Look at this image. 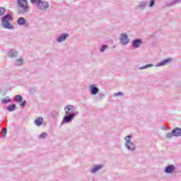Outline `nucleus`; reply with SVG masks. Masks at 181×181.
Masks as SVG:
<instances>
[{
	"label": "nucleus",
	"instance_id": "obj_28",
	"mask_svg": "<svg viewBox=\"0 0 181 181\" xmlns=\"http://www.w3.org/2000/svg\"><path fill=\"white\" fill-rule=\"evenodd\" d=\"M107 47H108L107 45H102L100 47V53H103V52H105V49H107Z\"/></svg>",
	"mask_w": 181,
	"mask_h": 181
},
{
	"label": "nucleus",
	"instance_id": "obj_35",
	"mask_svg": "<svg viewBox=\"0 0 181 181\" xmlns=\"http://www.w3.org/2000/svg\"><path fill=\"white\" fill-rule=\"evenodd\" d=\"M104 95H105L104 93H99V97H100V98H103Z\"/></svg>",
	"mask_w": 181,
	"mask_h": 181
},
{
	"label": "nucleus",
	"instance_id": "obj_21",
	"mask_svg": "<svg viewBox=\"0 0 181 181\" xmlns=\"http://www.w3.org/2000/svg\"><path fill=\"white\" fill-rule=\"evenodd\" d=\"M145 6H146V2H141L139 4L138 8L139 9H145Z\"/></svg>",
	"mask_w": 181,
	"mask_h": 181
},
{
	"label": "nucleus",
	"instance_id": "obj_10",
	"mask_svg": "<svg viewBox=\"0 0 181 181\" xmlns=\"http://www.w3.org/2000/svg\"><path fill=\"white\" fill-rule=\"evenodd\" d=\"M120 42L122 45H128V43H129L128 35L127 34H122L120 36Z\"/></svg>",
	"mask_w": 181,
	"mask_h": 181
},
{
	"label": "nucleus",
	"instance_id": "obj_26",
	"mask_svg": "<svg viewBox=\"0 0 181 181\" xmlns=\"http://www.w3.org/2000/svg\"><path fill=\"white\" fill-rule=\"evenodd\" d=\"M173 129L176 130L175 134H179L180 133V135H176V136H181V128L175 127Z\"/></svg>",
	"mask_w": 181,
	"mask_h": 181
},
{
	"label": "nucleus",
	"instance_id": "obj_16",
	"mask_svg": "<svg viewBox=\"0 0 181 181\" xmlns=\"http://www.w3.org/2000/svg\"><path fill=\"white\" fill-rule=\"evenodd\" d=\"M17 23L19 26H22L26 23V19H25V18L20 17L17 21Z\"/></svg>",
	"mask_w": 181,
	"mask_h": 181
},
{
	"label": "nucleus",
	"instance_id": "obj_5",
	"mask_svg": "<svg viewBox=\"0 0 181 181\" xmlns=\"http://www.w3.org/2000/svg\"><path fill=\"white\" fill-rule=\"evenodd\" d=\"M172 62H173V58H168V59H163V61L156 64V67H163V66L170 64V63H172Z\"/></svg>",
	"mask_w": 181,
	"mask_h": 181
},
{
	"label": "nucleus",
	"instance_id": "obj_3",
	"mask_svg": "<svg viewBox=\"0 0 181 181\" xmlns=\"http://www.w3.org/2000/svg\"><path fill=\"white\" fill-rule=\"evenodd\" d=\"M18 13L25 15L29 12V5H28V0H18Z\"/></svg>",
	"mask_w": 181,
	"mask_h": 181
},
{
	"label": "nucleus",
	"instance_id": "obj_33",
	"mask_svg": "<svg viewBox=\"0 0 181 181\" xmlns=\"http://www.w3.org/2000/svg\"><path fill=\"white\" fill-rule=\"evenodd\" d=\"M26 106V100H23L21 103H20V107H22V108L25 107Z\"/></svg>",
	"mask_w": 181,
	"mask_h": 181
},
{
	"label": "nucleus",
	"instance_id": "obj_27",
	"mask_svg": "<svg viewBox=\"0 0 181 181\" xmlns=\"http://www.w3.org/2000/svg\"><path fill=\"white\" fill-rule=\"evenodd\" d=\"M5 12H6V9L5 8L0 7V16L5 15Z\"/></svg>",
	"mask_w": 181,
	"mask_h": 181
},
{
	"label": "nucleus",
	"instance_id": "obj_15",
	"mask_svg": "<svg viewBox=\"0 0 181 181\" xmlns=\"http://www.w3.org/2000/svg\"><path fill=\"white\" fill-rule=\"evenodd\" d=\"M8 56L10 57H18V52L15 49H10L8 51Z\"/></svg>",
	"mask_w": 181,
	"mask_h": 181
},
{
	"label": "nucleus",
	"instance_id": "obj_13",
	"mask_svg": "<svg viewBox=\"0 0 181 181\" xmlns=\"http://www.w3.org/2000/svg\"><path fill=\"white\" fill-rule=\"evenodd\" d=\"M177 136V135H180V133L178 132L177 134H176V129H173L172 132L170 133H168L166 134L167 139H170V138H172V136Z\"/></svg>",
	"mask_w": 181,
	"mask_h": 181
},
{
	"label": "nucleus",
	"instance_id": "obj_2",
	"mask_svg": "<svg viewBox=\"0 0 181 181\" xmlns=\"http://www.w3.org/2000/svg\"><path fill=\"white\" fill-rule=\"evenodd\" d=\"M1 21V25L4 29H8L10 30H13V29H15V27L12 25L13 18L12 17V14H11V13L4 15Z\"/></svg>",
	"mask_w": 181,
	"mask_h": 181
},
{
	"label": "nucleus",
	"instance_id": "obj_7",
	"mask_svg": "<svg viewBox=\"0 0 181 181\" xmlns=\"http://www.w3.org/2000/svg\"><path fill=\"white\" fill-rule=\"evenodd\" d=\"M142 39L136 38L132 40V47H134V49H139V47H141V45H143Z\"/></svg>",
	"mask_w": 181,
	"mask_h": 181
},
{
	"label": "nucleus",
	"instance_id": "obj_22",
	"mask_svg": "<svg viewBox=\"0 0 181 181\" xmlns=\"http://www.w3.org/2000/svg\"><path fill=\"white\" fill-rule=\"evenodd\" d=\"M42 0H30L31 4L33 5H37V8L39 6Z\"/></svg>",
	"mask_w": 181,
	"mask_h": 181
},
{
	"label": "nucleus",
	"instance_id": "obj_31",
	"mask_svg": "<svg viewBox=\"0 0 181 181\" xmlns=\"http://www.w3.org/2000/svg\"><path fill=\"white\" fill-rule=\"evenodd\" d=\"M29 93L30 94H35V93H36V90L35 89V88H30L29 89Z\"/></svg>",
	"mask_w": 181,
	"mask_h": 181
},
{
	"label": "nucleus",
	"instance_id": "obj_14",
	"mask_svg": "<svg viewBox=\"0 0 181 181\" xmlns=\"http://www.w3.org/2000/svg\"><path fill=\"white\" fill-rule=\"evenodd\" d=\"M34 124H35L37 127H40L43 124V117H37L34 122Z\"/></svg>",
	"mask_w": 181,
	"mask_h": 181
},
{
	"label": "nucleus",
	"instance_id": "obj_25",
	"mask_svg": "<svg viewBox=\"0 0 181 181\" xmlns=\"http://www.w3.org/2000/svg\"><path fill=\"white\" fill-rule=\"evenodd\" d=\"M58 115H59V112H57V111L52 110L51 112V117H52V118H56V117H57Z\"/></svg>",
	"mask_w": 181,
	"mask_h": 181
},
{
	"label": "nucleus",
	"instance_id": "obj_19",
	"mask_svg": "<svg viewBox=\"0 0 181 181\" xmlns=\"http://www.w3.org/2000/svg\"><path fill=\"white\" fill-rule=\"evenodd\" d=\"M153 64H148L146 65H144V66H141L139 68V70H144L145 69H149V67H153Z\"/></svg>",
	"mask_w": 181,
	"mask_h": 181
},
{
	"label": "nucleus",
	"instance_id": "obj_24",
	"mask_svg": "<svg viewBox=\"0 0 181 181\" xmlns=\"http://www.w3.org/2000/svg\"><path fill=\"white\" fill-rule=\"evenodd\" d=\"M180 2H181V0H173L168 3V5H176V4H179Z\"/></svg>",
	"mask_w": 181,
	"mask_h": 181
},
{
	"label": "nucleus",
	"instance_id": "obj_4",
	"mask_svg": "<svg viewBox=\"0 0 181 181\" xmlns=\"http://www.w3.org/2000/svg\"><path fill=\"white\" fill-rule=\"evenodd\" d=\"M125 146L128 151H130V152H134L135 151L136 147H135V144L132 143L131 141L132 140V134H129L125 137Z\"/></svg>",
	"mask_w": 181,
	"mask_h": 181
},
{
	"label": "nucleus",
	"instance_id": "obj_18",
	"mask_svg": "<svg viewBox=\"0 0 181 181\" xmlns=\"http://www.w3.org/2000/svg\"><path fill=\"white\" fill-rule=\"evenodd\" d=\"M14 100L16 103H22V101H23V98L21 95H17L14 97Z\"/></svg>",
	"mask_w": 181,
	"mask_h": 181
},
{
	"label": "nucleus",
	"instance_id": "obj_17",
	"mask_svg": "<svg viewBox=\"0 0 181 181\" xmlns=\"http://www.w3.org/2000/svg\"><path fill=\"white\" fill-rule=\"evenodd\" d=\"M6 110L7 111L12 112L13 111H15V110H16V105L11 104L7 107Z\"/></svg>",
	"mask_w": 181,
	"mask_h": 181
},
{
	"label": "nucleus",
	"instance_id": "obj_11",
	"mask_svg": "<svg viewBox=\"0 0 181 181\" xmlns=\"http://www.w3.org/2000/svg\"><path fill=\"white\" fill-rule=\"evenodd\" d=\"M90 90L93 95H97V94H98V92L100 91V89L98 87H96L95 85H90Z\"/></svg>",
	"mask_w": 181,
	"mask_h": 181
},
{
	"label": "nucleus",
	"instance_id": "obj_6",
	"mask_svg": "<svg viewBox=\"0 0 181 181\" xmlns=\"http://www.w3.org/2000/svg\"><path fill=\"white\" fill-rule=\"evenodd\" d=\"M49 8V2L45 1V0H41L40 3L38 4L37 8L40 11H47Z\"/></svg>",
	"mask_w": 181,
	"mask_h": 181
},
{
	"label": "nucleus",
	"instance_id": "obj_34",
	"mask_svg": "<svg viewBox=\"0 0 181 181\" xmlns=\"http://www.w3.org/2000/svg\"><path fill=\"white\" fill-rule=\"evenodd\" d=\"M118 95H124V93H122V92L115 93V97H118Z\"/></svg>",
	"mask_w": 181,
	"mask_h": 181
},
{
	"label": "nucleus",
	"instance_id": "obj_23",
	"mask_svg": "<svg viewBox=\"0 0 181 181\" xmlns=\"http://www.w3.org/2000/svg\"><path fill=\"white\" fill-rule=\"evenodd\" d=\"M2 104H8V103H11V98L9 97H6V98L1 100Z\"/></svg>",
	"mask_w": 181,
	"mask_h": 181
},
{
	"label": "nucleus",
	"instance_id": "obj_1",
	"mask_svg": "<svg viewBox=\"0 0 181 181\" xmlns=\"http://www.w3.org/2000/svg\"><path fill=\"white\" fill-rule=\"evenodd\" d=\"M64 111L66 115L64 117L62 121V125H64V124H70L77 115H78L79 112L77 110H74V106L71 105H66L64 107Z\"/></svg>",
	"mask_w": 181,
	"mask_h": 181
},
{
	"label": "nucleus",
	"instance_id": "obj_29",
	"mask_svg": "<svg viewBox=\"0 0 181 181\" xmlns=\"http://www.w3.org/2000/svg\"><path fill=\"white\" fill-rule=\"evenodd\" d=\"M46 136H47V133L44 132V133H42V134L39 136V139H45V138H46Z\"/></svg>",
	"mask_w": 181,
	"mask_h": 181
},
{
	"label": "nucleus",
	"instance_id": "obj_20",
	"mask_svg": "<svg viewBox=\"0 0 181 181\" xmlns=\"http://www.w3.org/2000/svg\"><path fill=\"white\" fill-rule=\"evenodd\" d=\"M14 64L15 66H22V64H23V59H17Z\"/></svg>",
	"mask_w": 181,
	"mask_h": 181
},
{
	"label": "nucleus",
	"instance_id": "obj_9",
	"mask_svg": "<svg viewBox=\"0 0 181 181\" xmlns=\"http://www.w3.org/2000/svg\"><path fill=\"white\" fill-rule=\"evenodd\" d=\"M69 37L68 33H62L57 38V43H62V42H65Z\"/></svg>",
	"mask_w": 181,
	"mask_h": 181
},
{
	"label": "nucleus",
	"instance_id": "obj_12",
	"mask_svg": "<svg viewBox=\"0 0 181 181\" xmlns=\"http://www.w3.org/2000/svg\"><path fill=\"white\" fill-rule=\"evenodd\" d=\"M104 165H95L93 168H92L90 170V173H97V172H98V170H101V169H103Z\"/></svg>",
	"mask_w": 181,
	"mask_h": 181
},
{
	"label": "nucleus",
	"instance_id": "obj_32",
	"mask_svg": "<svg viewBox=\"0 0 181 181\" xmlns=\"http://www.w3.org/2000/svg\"><path fill=\"white\" fill-rule=\"evenodd\" d=\"M6 132H7L6 129H4L2 130L1 135H2L3 138H5L6 136Z\"/></svg>",
	"mask_w": 181,
	"mask_h": 181
},
{
	"label": "nucleus",
	"instance_id": "obj_8",
	"mask_svg": "<svg viewBox=\"0 0 181 181\" xmlns=\"http://www.w3.org/2000/svg\"><path fill=\"white\" fill-rule=\"evenodd\" d=\"M176 170V167L173 165H168L164 168L165 173H173V172Z\"/></svg>",
	"mask_w": 181,
	"mask_h": 181
},
{
	"label": "nucleus",
	"instance_id": "obj_30",
	"mask_svg": "<svg viewBox=\"0 0 181 181\" xmlns=\"http://www.w3.org/2000/svg\"><path fill=\"white\" fill-rule=\"evenodd\" d=\"M155 6V0H150L148 7L152 8Z\"/></svg>",
	"mask_w": 181,
	"mask_h": 181
}]
</instances>
